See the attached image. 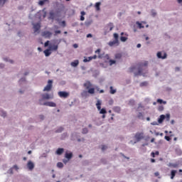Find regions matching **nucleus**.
I'll use <instances>...</instances> for the list:
<instances>
[{
    "label": "nucleus",
    "mask_w": 182,
    "mask_h": 182,
    "mask_svg": "<svg viewBox=\"0 0 182 182\" xmlns=\"http://www.w3.org/2000/svg\"><path fill=\"white\" fill-rule=\"evenodd\" d=\"M58 48V45H53L50 47V49L52 50H57Z\"/></svg>",
    "instance_id": "21"
},
{
    "label": "nucleus",
    "mask_w": 182,
    "mask_h": 182,
    "mask_svg": "<svg viewBox=\"0 0 182 182\" xmlns=\"http://www.w3.org/2000/svg\"><path fill=\"white\" fill-rule=\"evenodd\" d=\"M120 39L122 42H125L128 38L125 36H121Z\"/></svg>",
    "instance_id": "39"
},
{
    "label": "nucleus",
    "mask_w": 182,
    "mask_h": 182,
    "mask_svg": "<svg viewBox=\"0 0 182 182\" xmlns=\"http://www.w3.org/2000/svg\"><path fill=\"white\" fill-rule=\"evenodd\" d=\"M48 0H41V1H39L38 4L40 6H43L45 4V2H48Z\"/></svg>",
    "instance_id": "27"
},
{
    "label": "nucleus",
    "mask_w": 182,
    "mask_h": 182,
    "mask_svg": "<svg viewBox=\"0 0 182 182\" xmlns=\"http://www.w3.org/2000/svg\"><path fill=\"white\" fill-rule=\"evenodd\" d=\"M58 96H60V97H63L64 99H66V97H68L69 93L65 91H60L58 92Z\"/></svg>",
    "instance_id": "7"
},
{
    "label": "nucleus",
    "mask_w": 182,
    "mask_h": 182,
    "mask_svg": "<svg viewBox=\"0 0 182 182\" xmlns=\"http://www.w3.org/2000/svg\"><path fill=\"white\" fill-rule=\"evenodd\" d=\"M97 55H93V56H90V58H91V60H92V59H97Z\"/></svg>",
    "instance_id": "50"
},
{
    "label": "nucleus",
    "mask_w": 182,
    "mask_h": 182,
    "mask_svg": "<svg viewBox=\"0 0 182 182\" xmlns=\"http://www.w3.org/2000/svg\"><path fill=\"white\" fill-rule=\"evenodd\" d=\"M114 28V25L112 23H108L105 27V34L109 31H111Z\"/></svg>",
    "instance_id": "6"
},
{
    "label": "nucleus",
    "mask_w": 182,
    "mask_h": 182,
    "mask_svg": "<svg viewBox=\"0 0 182 182\" xmlns=\"http://www.w3.org/2000/svg\"><path fill=\"white\" fill-rule=\"evenodd\" d=\"M45 9H44L43 10V11L44 12L43 18H45V17L46 16V12L45 11Z\"/></svg>",
    "instance_id": "58"
},
{
    "label": "nucleus",
    "mask_w": 182,
    "mask_h": 182,
    "mask_svg": "<svg viewBox=\"0 0 182 182\" xmlns=\"http://www.w3.org/2000/svg\"><path fill=\"white\" fill-rule=\"evenodd\" d=\"M88 132V129L87 128H84L82 129V134H86Z\"/></svg>",
    "instance_id": "41"
},
{
    "label": "nucleus",
    "mask_w": 182,
    "mask_h": 182,
    "mask_svg": "<svg viewBox=\"0 0 182 182\" xmlns=\"http://www.w3.org/2000/svg\"><path fill=\"white\" fill-rule=\"evenodd\" d=\"M136 23L139 25V27L140 28H144V26H142V24H141V23L137 22Z\"/></svg>",
    "instance_id": "46"
},
{
    "label": "nucleus",
    "mask_w": 182,
    "mask_h": 182,
    "mask_svg": "<svg viewBox=\"0 0 182 182\" xmlns=\"http://www.w3.org/2000/svg\"><path fill=\"white\" fill-rule=\"evenodd\" d=\"M100 114H107L106 109L105 108L100 109Z\"/></svg>",
    "instance_id": "23"
},
{
    "label": "nucleus",
    "mask_w": 182,
    "mask_h": 182,
    "mask_svg": "<svg viewBox=\"0 0 182 182\" xmlns=\"http://www.w3.org/2000/svg\"><path fill=\"white\" fill-rule=\"evenodd\" d=\"M113 111L116 113L119 114L121 112V108L119 107H113Z\"/></svg>",
    "instance_id": "18"
},
{
    "label": "nucleus",
    "mask_w": 182,
    "mask_h": 182,
    "mask_svg": "<svg viewBox=\"0 0 182 182\" xmlns=\"http://www.w3.org/2000/svg\"><path fill=\"white\" fill-rule=\"evenodd\" d=\"M63 151H64L63 148H58L56 151V154L58 156H60L61 154H63Z\"/></svg>",
    "instance_id": "15"
},
{
    "label": "nucleus",
    "mask_w": 182,
    "mask_h": 182,
    "mask_svg": "<svg viewBox=\"0 0 182 182\" xmlns=\"http://www.w3.org/2000/svg\"><path fill=\"white\" fill-rule=\"evenodd\" d=\"M52 33L50 31H44L43 33V36L46 38H50L51 36Z\"/></svg>",
    "instance_id": "13"
},
{
    "label": "nucleus",
    "mask_w": 182,
    "mask_h": 182,
    "mask_svg": "<svg viewBox=\"0 0 182 182\" xmlns=\"http://www.w3.org/2000/svg\"><path fill=\"white\" fill-rule=\"evenodd\" d=\"M100 51H101V49H97L96 51H95V53H97V54H100Z\"/></svg>",
    "instance_id": "51"
},
{
    "label": "nucleus",
    "mask_w": 182,
    "mask_h": 182,
    "mask_svg": "<svg viewBox=\"0 0 182 182\" xmlns=\"http://www.w3.org/2000/svg\"><path fill=\"white\" fill-rule=\"evenodd\" d=\"M55 34H59L61 33V31L58 30V31H55Z\"/></svg>",
    "instance_id": "57"
},
{
    "label": "nucleus",
    "mask_w": 182,
    "mask_h": 182,
    "mask_svg": "<svg viewBox=\"0 0 182 182\" xmlns=\"http://www.w3.org/2000/svg\"><path fill=\"white\" fill-rule=\"evenodd\" d=\"M157 102L159 103L160 105H162V103L164 105H166V101H163V100H161V99H158L157 100Z\"/></svg>",
    "instance_id": "25"
},
{
    "label": "nucleus",
    "mask_w": 182,
    "mask_h": 182,
    "mask_svg": "<svg viewBox=\"0 0 182 182\" xmlns=\"http://www.w3.org/2000/svg\"><path fill=\"white\" fill-rule=\"evenodd\" d=\"M40 119H41V120H43V119H44L43 115H40Z\"/></svg>",
    "instance_id": "61"
},
{
    "label": "nucleus",
    "mask_w": 182,
    "mask_h": 182,
    "mask_svg": "<svg viewBox=\"0 0 182 182\" xmlns=\"http://www.w3.org/2000/svg\"><path fill=\"white\" fill-rule=\"evenodd\" d=\"M34 32H37L41 28V24L39 23H33Z\"/></svg>",
    "instance_id": "12"
},
{
    "label": "nucleus",
    "mask_w": 182,
    "mask_h": 182,
    "mask_svg": "<svg viewBox=\"0 0 182 182\" xmlns=\"http://www.w3.org/2000/svg\"><path fill=\"white\" fill-rule=\"evenodd\" d=\"M179 4H181L182 5V0H177Z\"/></svg>",
    "instance_id": "63"
},
{
    "label": "nucleus",
    "mask_w": 182,
    "mask_h": 182,
    "mask_svg": "<svg viewBox=\"0 0 182 182\" xmlns=\"http://www.w3.org/2000/svg\"><path fill=\"white\" fill-rule=\"evenodd\" d=\"M137 118L139 119H144V115L141 112H139V114L137 115Z\"/></svg>",
    "instance_id": "28"
},
{
    "label": "nucleus",
    "mask_w": 182,
    "mask_h": 182,
    "mask_svg": "<svg viewBox=\"0 0 182 182\" xmlns=\"http://www.w3.org/2000/svg\"><path fill=\"white\" fill-rule=\"evenodd\" d=\"M135 139L137 142H139L142 139H144V133L143 132H137L135 135Z\"/></svg>",
    "instance_id": "5"
},
{
    "label": "nucleus",
    "mask_w": 182,
    "mask_h": 182,
    "mask_svg": "<svg viewBox=\"0 0 182 182\" xmlns=\"http://www.w3.org/2000/svg\"><path fill=\"white\" fill-rule=\"evenodd\" d=\"M113 103H114L113 100H110L109 101V105L110 106L113 105Z\"/></svg>",
    "instance_id": "48"
},
{
    "label": "nucleus",
    "mask_w": 182,
    "mask_h": 182,
    "mask_svg": "<svg viewBox=\"0 0 182 182\" xmlns=\"http://www.w3.org/2000/svg\"><path fill=\"white\" fill-rule=\"evenodd\" d=\"M165 119H166V116H165L164 114H161V115L160 116L159 119V124H162L163 122H164V120H165Z\"/></svg>",
    "instance_id": "16"
},
{
    "label": "nucleus",
    "mask_w": 182,
    "mask_h": 182,
    "mask_svg": "<svg viewBox=\"0 0 182 182\" xmlns=\"http://www.w3.org/2000/svg\"><path fill=\"white\" fill-rule=\"evenodd\" d=\"M148 61H141L136 65L138 72H134L135 76H144L147 73Z\"/></svg>",
    "instance_id": "1"
},
{
    "label": "nucleus",
    "mask_w": 182,
    "mask_h": 182,
    "mask_svg": "<svg viewBox=\"0 0 182 182\" xmlns=\"http://www.w3.org/2000/svg\"><path fill=\"white\" fill-rule=\"evenodd\" d=\"M0 115L1 116V117H5L6 116V112H4V111H0Z\"/></svg>",
    "instance_id": "35"
},
{
    "label": "nucleus",
    "mask_w": 182,
    "mask_h": 182,
    "mask_svg": "<svg viewBox=\"0 0 182 182\" xmlns=\"http://www.w3.org/2000/svg\"><path fill=\"white\" fill-rule=\"evenodd\" d=\"M157 56H158L159 59H166L167 54L166 53H164V55H162V53L161 52H159L157 53Z\"/></svg>",
    "instance_id": "10"
},
{
    "label": "nucleus",
    "mask_w": 182,
    "mask_h": 182,
    "mask_svg": "<svg viewBox=\"0 0 182 182\" xmlns=\"http://www.w3.org/2000/svg\"><path fill=\"white\" fill-rule=\"evenodd\" d=\"M114 41H119V35L117 33H114Z\"/></svg>",
    "instance_id": "31"
},
{
    "label": "nucleus",
    "mask_w": 182,
    "mask_h": 182,
    "mask_svg": "<svg viewBox=\"0 0 182 182\" xmlns=\"http://www.w3.org/2000/svg\"><path fill=\"white\" fill-rule=\"evenodd\" d=\"M44 53H45L46 56H49L51 53L50 52V50L47 49V50H44Z\"/></svg>",
    "instance_id": "29"
},
{
    "label": "nucleus",
    "mask_w": 182,
    "mask_h": 182,
    "mask_svg": "<svg viewBox=\"0 0 182 182\" xmlns=\"http://www.w3.org/2000/svg\"><path fill=\"white\" fill-rule=\"evenodd\" d=\"M117 90L113 89V87H110V93L111 95H114L116 93Z\"/></svg>",
    "instance_id": "30"
},
{
    "label": "nucleus",
    "mask_w": 182,
    "mask_h": 182,
    "mask_svg": "<svg viewBox=\"0 0 182 182\" xmlns=\"http://www.w3.org/2000/svg\"><path fill=\"white\" fill-rule=\"evenodd\" d=\"M165 139H166L167 141H171V138H170V136H165Z\"/></svg>",
    "instance_id": "47"
},
{
    "label": "nucleus",
    "mask_w": 182,
    "mask_h": 182,
    "mask_svg": "<svg viewBox=\"0 0 182 182\" xmlns=\"http://www.w3.org/2000/svg\"><path fill=\"white\" fill-rule=\"evenodd\" d=\"M164 107L163 106H159V112H162V111H164Z\"/></svg>",
    "instance_id": "45"
},
{
    "label": "nucleus",
    "mask_w": 182,
    "mask_h": 182,
    "mask_svg": "<svg viewBox=\"0 0 182 182\" xmlns=\"http://www.w3.org/2000/svg\"><path fill=\"white\" fill-rule=\"evenodd\" d=\"M100 5H101L100 2L96 3L95 8H96L97 11H100Z\"/></svg>",
    "instance_id": "22"
},
{
    "label": "nucleus",
    "mask_w": 182,
    "mask_h": 182,
    "mask_svg": "<svg viewBox=\"0 0 182 182\" xmlns=\"http://www.w3.org/2000/svg\"><path fill=\"white\" fill-rule=\"evenodd\" d=\"M151 155L153 158H155V156H156L155 152H151Z\"/></svg>",
    "instance_id": "54"
},
{
    "label": "nucleus",
    "mask_w": 182,
    "mask_h": 182,
    "mask_svg": "<svg viewBox=\"0 0 182 182\" xmlns=\"http://www.w3.org/2000/svg\"><path fill=\"white\" fill-rule=\"evenodd\" d=\"M116 59H121L122 58V54L121 53H117L115 55Z\"/></svg>",
    "instance_id": "38"
},
{
    "label": "nucleus",
    "mask_w": 182,
    "mask_h": 182,
    "mask_svg": "<svg viewBox=\"0 0 182 182\" xmlns=\"http://www.w3.org/2000/svg\"><path fill=\"white\" fill-rule=\"evenodd\" d=\"M6 0H0V6H3Z\"/></svg>",
    "instance_id": "44"
},
{
    "label": "nucleus",
    "mask_w": 182,
    "mask_h": 182,
    "mask_svg": "<svg viewBox=\"0 0 182 182\" xmlns=\"http://www.w3.org/2000/svg\"><path fill=\"white\" fill-rule=\"evenodd\" d=\"M148 82H143L140 84L141 87H143L144 86H147Z\"/></svg>",
    "instance_id": "37"
},
{
    "label": "nucleus",
    "mask_w": 182,
    "mask_h": 182,
    "mask_svg": "<svg viewBox=\"0 0 182 182\" xmlns=\"http://www.w3.org/2000/svg\"><path fill=\"white\" fill-rule=\"evenodd\" d=\"M155 156H159V152L158 151H156V152H154Z\"/></svg>",
    "instance_id": "59"
},
{
    "label": "nucleus",
    "mask_w": 182,
    "mask_h": 182,
    "mask_svg": "<svg viewBox=\"0 0 182 182\" xmlns=\"http://www.w3.org/2000/svg\"><path fill=\"white\" fill-rule=\"evenodd\" d=\"M102 101L98 100L96 103L97 108L98 111L101 110Z\"/></svg>",
    "instance_id": "14"
},
{
    "label": "nucleus",
    "mask_w": 182,
    "mask_h": 182,
    "mask_svg": "<svg viewBox=\"0 0 182 182\" xmlns=\"http://www.w3.org/2000/svg\"><path fill=\"white\" fill-rule=\"evenodd\" d=\"M73 157V153H65V158L68 160L71 159Z\"/></svg>",
    "instance_id": "19"
},
{
    "label": "nucleus",
    "mask_w": 182,
    "mask_h": 182,
    "mask_svg": "<svg viewBox=\"0 0 182 182\" xmlns=\"http://www.w3.org/2000/svg\"><path fill=\"white\" fill-rule=\"evenodd\" d=\"M151 162L154 164L156 162V160L154 159H151Z\"/></svg>",
    "instance_id": "56"
},
{
    "label": "nucleus",
    "mask_w": 182,
    "mask_h": 182,
    "mask_svg": "<svg viewBox=\"0 0 182 182\" xmlns=\"http://www.w3.org/2000/svg\"><path fill=\"white\" fill-rule=\"evenodd\" d=\"M39 105L46 106V107H56V105L55 102H43V100H39Z\"/></svg>",
    "instance_id": "3"
},
{
    "label": "nucleus",
    "mask_w": 182,
    "mask_h": 182,
    "mask_svg": "<svg viewBox=\"0 0 182 182\" xmlns=\"http://www.w3.org/2000/svg\"><path fill=\"white\" fill-rule=\"evenodd\" d=\"M48 45H49V41H48L45 43L44 46H45V47H47V46H48Z\"/></svg>",
    "instance_id": "52"
},
{
    "label": "nucleus",
    "mask_w": 182,
    "mask_h": 182,
    "mask_svg": "<svg viewBox=\"0 0 182 182\" xmlns=\"http://www.w3.org/2000/svg\"><path fill=\"white\" fill-rule=\"evenodd\" d=\"M92 35L89 33L87 35V38H92Z\"/></svg>",
    "instance_id": "55"
},
{
    "label": "nucleus",
    "mask_w": 182,
    "mask_h": 182,
    "mask_svg": "<svg viewBox=\"0 0 182 182\" xmlns=\"http://www.w3.org/2000/svg\"><path fill=\"white\" fill-rule=\"evenodd\" d=\"M62 26H63V27H65V26H66V23H65V21H62Z\"/></svg>",
    "instance_id": "53"
},
{
    "label": "nucleus",
    "mask_w": 182,
    "mask_h": 182,
    "mask_svg": "<svg viewBox=\"0 0 182 182\" xmlns=\"http://www.w3.org/2000/svg\"><path fill=\"white\" fill-rule=\"evenodd\" d=\"M9 172H10L11 174H13V169H12V168L9 169Z\"/></svg>",
    "instance_id": "62"
},
{
    "label": "nucleus",
    "mask_w": 182,
    "mask_h": 182,
    "mask_svg": "<svg viewBox=\"0 0 182 182\" xmlns=\"http://www.w3.org/2000/svg\"><path fill=\"white\" fill-rule=\"evenodd\" d=\"M49 99H53V95H50L49 94H43L42 95V99L41 100H48Z\"/></svg>",
    "instance_id": "8"
},
{
    "label": "nucleus",
    "mask_w": 182,
    "mask_h": 182,
    "mask_svg": "<svg viewBox=\"0 0 182 182\" xmlns=\"http://www.w3.org/2000/svg\"><path fill=\"white\" fill-rule=\"evenodd\" d=\"M170 118H171L170 114H167L166 116L165 119H166L167 122H169L170 121Z\"/></svg>",
    "instance_id": "40"
},
{
    "label": "nucleus",
    "mask_w": 182,
    "mask_h": 182,
    "mask_svg": "<svg viewBox=\"0 0 182 182\" xmlns=\"http://www.w3.org/2000/svg\"><path fill=\"white\" fill-rule=\"evenodd\" d=\"M177 173V171L176 170H172L171 172V179H173L174 177L176 176V174Z\"/></svg>",
    "instance_id": "17"
},
{
    "label": "nucleus",
    "mask_w": 182,
    "mask_h": 182,
    "mask_svg": "<svg viewBox=\"0 0 182 182\" xmlns=\"http://www.w3.org/2000/svg\"><path fill=\"white\" fill-rule=\"evenodd\" d=\"M107 149V146H105V145H102V151H105Z\"/></svg>",
    "instance_id": "43"
},
{
    "label": "nucleus",
    "mask_w": 182,
    "mask_h": 182,
    "mask_svg": "<svg viewBox=\"0 0 182 182\" xmlns=\"http://www.w3.org/2000/svg\"><path fill=\"white\" fill-rule=\"evenodd\" d=\"M35 165L31 161H28L27 164V168L29 169V171H33Z\"/></svg>",
    "instance_id": "9"
},
{
    "label": "nucleus",
    "mask_w": 182,
    "mask_h": 182,
    "mask_svg": "<svg viewBox=\"0 0 182 182\" xmlns=\"http://www.w3.org/2000/svg\"><path fill=\"white\" fill-rule=\"evenodd\" d=\"M13 168L15 169L16 171H18V167L17 165H14V166H13Z\"/></svg>",
    "instance_id": "49"
},
{
    "label": "nucleus",
    "mask_w": 182,
    "mask_h": 182,
    "mask_svg": "<svg viewBox=\"0 0 182 182\" xmlns=\"http://www.w3.org/2000/svg\"><path fill=\"white\" fill-rule=\"evenodd\" d=\"M54 18H55V14H54V12H53V11H50V12L49 18H50V19H54Z\"/></svg>",
    "instance_id": "26"
},
{
    "label": "nucleus",
    "mask_w": 182,
    "mask_h": 182,
    "mask_svg": "<svg viewBox=\"0 0 182 182\" xmlns=\"http://www.w3.org/2000/svg\"><path fill=\"white\" fill-rule=\"evenodd\" d=\"M90 60H92L91 57H88L87 58H85V59L83 60V62H84L85 63H86L87 62H90Z\"/></svg>",
    "instance_id": "33"
},
{
    "label": "nucleus",
    "mask_w": 182,
    "mask_h": 182,
    "mask_svg": "<svg viewBox=\"0 0 182 182\" xmlns=\"http://www.w3.org/2000/svg\"><path fill=\"white\" fill-rule=\"evenodd\" d=\"M78 64H79V61L76 60L71 63V66H73V68H76V66H77Z\"/></svg>",
    "instance_id": "20"
},
{
    "label": "nucleus",
    "mask_w": 182,
    "mask_h": 182,
    "mask_svg": "<svg viewBox=\"0 0 182 182\" xmlns=\"http://www.w3.org/2000/svg\"><path fill=\"white\" fill-rule=\"evenodd\" d=\"M84 87L88 90V93L90 95H94L95 88L92 87V85L90 81H87L85 83H84Z\"/></svg>",
    "instance_id": "2"
},
{
    "label": "nucleus",
    "mask_w": 182,
    "mask_h": 182,
    "mask_svg": "<svg viewBox=\"0 0 182 182\" xmlns=\"http://www.w3.org/2000/svg\"><path fill=\"white\" fill-rule=\"evenodd\" d=\"M63 131V127H60L56 130V133H61Z\"/></svg>",
    "instance_id": "36"
},
{
    "label": "nucleus",
    "mask_w": 182,
    "mask_h": 182,
    "mask_svg": "<svg viewBox=\"0 0 182 182\" xmlns=\"http://www.w3.org/2000/svg\"><path fill=\"white\" fill-rule=\"evenodd\" d=\"M108 44L109 46H117L119 45V41L114 40L112 41H109Z\"/></svg>",
    "instance_id": "11"
},
{
    "label": "nucleus",
    "mask_w": 182,
    "mask_h": 182,
    "mask_svg": "<svg viewBox=\"0 0 182 182\" xmlns=\"http://www.w3.org/2000/svg\"><path fill=\"white\" fill-rule=\"evenodd\" d=\"M136 67H135V66L130 68V69H129L130 73H132V72H134V70H136Z\"/></svg>",
    "instance_id": "34"
},
{
    "label": "nucleus",
    "mask_w": 182,
    "mask_h": 182,
    "mask_svg": "<svg viewBox=\"0 0 182 182\" xmlns=\"http://www.w3.org/2000/svg\"><path fill=\"white\" fill-rule=\"evenodd\" d=\"M73 47H74L75 48H77L78 47V45L75 43V44L73 45Z\"/></svg>",
    "instance_id": "60"
},
{
    "label": "nucleus",
    "mask_w": 182,
    "mask_h": 182,
    "mask_svg": "<svg viewBox=\"0 0 182 182\" xmlns=\"http://www.w3.org/2000/svg\"><path fill=\"white\" fill-rule=\"evenodd\" d=\"M81 16H80V20L82 21L85 20L84 16L86 14L85 11H81Z\"/></svg>",
    "instance_id": "24"
},
{
    "label": "nucleus",
    "mask_w": 182,
    "mask_h": 182,
    "mask_svg": "<svg viewBox=\"0 0 182 182\" xmlns=\"http://www.w3.org/2000/svg\"><path fill=\"white\" fill-rule=\"evenodd\" d=\"M114 63H116V61H115V60H109V65H110V66H112V65H114Z\"/></svg>",
    "instance_id": "42"
},
{
    "label": "nucleus",
    "mask_w": 182,
    "mask_h": 182,
    "mask_svg": "<svg viewBox=\"0 0 182 182\" xmlns=\"http://www.w3.org/2000/svg\"><path fill=\"white\" fill-rule=\"evenodd\" d=\"M52 87H53V80H49L48 81V85L43 89V92H49L50 90H51Z\"/></svg>",
    "instance_id": "4"
},
{
    "label": "nucleus",
    "mask_w": 182,
    "mask_h": 182,
    "mask_svg": "<svg viewBox=\"0 0 182 182\" xmlns=\"http://www.w3.org/2000/svg\"><path fill=\"white\" fill-rule=\"evenodd\" d=\"M57 167L59 168H63V164L62 162H58L57 164Z\"/></svg>",
    "instance_id": "32"
},
{
    "label": "nucleus",
    "mask_w": 182,
    "mask_h": 182,
    "mask_svg": "<svg viewBox=\"0 0 182 182\" xmlns=\"http://www.w3.org/2000/svg\"><path fill=\"white\" fill-rule=\"evenodd\" d=\"M141 46V45L140 44V43H139L138 45H137V48H140Z\"/></svg>",
    "instance_id": "64"
}]
</instances>
